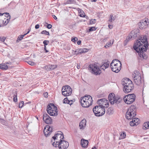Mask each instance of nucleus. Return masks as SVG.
<instances>
[{
	"mask_svg": "<svg viewBox=\"0 0 149 149\" xmlns=\"http://www.w3.org/2000/svg\"><path fill=\"white\" fill-rule=\"evenodd\" d=\"M6 38L5 37H1V39H0V41L2 42H4L6 39Z\"/></svg>",
	"mask_w": 149,
	"mask_h": 149,
	"instance_id": "obj_44",
	"label": "nucleus"
},
{
	"mask_svg": "<svg viewBox=\"0 0 149 149\" xmlns=\"http://www.w3.org/2000/svg\"><path fill=\"white\" fill-rule=\"evenodd\" d=\"M109 66V63L108 62H106L104 63L100 66V67L101 69L104 70L105 69L108 68Z\"/></svg>",
	"mask_w": 149,
	"mask_h": 149,
	"instance_id": "obj_26",
	"label": "nucleus"
},
{
	"mask_svg": "<svg viewBox=\"0 0 149 149\" xmlns=\"http://www.w3.org/2000/svg\"><path fill=\"white\" fill-rule=\"evenodd\" d=\"M135 95L132 94L125 95L123 98V100L126 104H131L135 101Z\"/></svg>",
	"mask_w": 149,
	"mask_h": 149,
	"instance_id": "obj_10",
	"label": "nucleus"
},
{
	"mask_svg": "<svg viewBox=\"0 0 149 149\" xmlns=\"http://www.w3.org/2000/svg\"><path fill=\"white\" fill-rule=\"evenodd\" d=\"M122 84L124 86H130L131 85H133L132 81L129 78H126L124 79L122 81Z\"/></svg>",
	"mask_w": 149,
	"mask_h": 149,
	"instance_id": "obj_21",
	"label": "nucleus"
},
{
	"mask_svg": "<svg viewBox=\"0 0 149 149\" xmlns=\"http://www.w3.org/2000/svg\"><path fill=\"white\" fill-rule=\"evenodd\" d=\"M61 91L63 95L65 96H67L71 95L72 90L70 86H66L62 87Z\"/></svg>",
	"mask_w": 149,
	"mask_h": 149,
	"instance_id": "obj_14",
	"label": "nucleus"
},
{
	"mask_svg": "<svg viewBox=\"0 0 149 149\" xmlns=\"http://www.w3.org/2000/svg\"><path fill=\"white\" fill-rule=\"evenodd\" d=\"M113 40H110L107 43L106 45L104 46V47L106 48H108L111 47L113 43Z\"/></svg>",
	"mask_w": 149,
	"mask_h": 149,
	"instance_id": "obj_27",
	"label": "nucleus"
},
{
	"mask_svg": "<svg viewBox=\"0 0 149 149\" xmlns=\"http://www.w3.org/2000/svg\"><path fill=\"white\" fill-rule=\"evenodd\" d=\"M86 122L85 119H83L80 122L79 125L80 129L83 130L84 128L86 126Z\"/></svg>",
	"mask_w": 149,
	"mask_h": 149,
	"instance_id": "obj_24",
	"label": "nucleus"
},
{
	"mask_svg": "<svg viewBox=\"0 0 149 149\" xmlns=\"http://www.w3.org/2000/svg\"><path fill=\"white\" fill-rule=\"evenodd\" d=\"M88 143V140L82 139L81 140V145L82 147L84 148L86 147Z\"/></svg>",
	"mask_w": 149,
	"mask_h": 149,
	"instance_id": "obj_25",
	"label": "nucleus"
},
{
	"mask_svg": "<svg viewBox=\"0 0 149 149\" xmlns=\"http://www.w3.org/2000/svg\"><path fill=\"white\" fill-rule=\"evenodd\" d=\"M96 22V20L95 19H92L90 21V24H94Z\"/></svg>",
	"mask_w": 149,
	"mask_h": 149,
	"instance_id": "obj_40",
	"label": "nucleus"
},
{
	"mask_svg": "<svg viewBox=\"0 0 149 149\" xmlns=\"http://www.w3.org/2000/svg\"><path fill=\"white\" fill-rule=\"evenodd\" d=\"M108 98L110 103L111 104H114L115 103L118 104L122 101V99L120 97H115L113 93H110L109 96Z\"/></svg>",
	"mask_w": 149,
	"mask_h": 149,
	"instance_id": "obj_11",
	"label": "nucleus"
},
{
	"mask_svg": "<svg viewBox=\"0 0 149 149\" xmlns=\"http://www.w3.org/2000/svg\"><path fill=\"white\" fill-rule=\"evenodd\" d=\"M63 138L64 136L63 133L61 131H58L52 137L51 142L52 143L54 141H55V143L56 141L60 142L63 140Z\"/></svg>",
	"mask_w": 149,
	"mask_h": 149,
	"instance_id": "obj_12",
	"label": "nucleus"
},
{
	"mask_svg": "<svg viewBox=\"0 0 149 149\" xmlns=\"http://www.w3.org/2000/svg\"><path fill=\"white\" fill-rule=\"evenodd\" d=\"M143 128L144 130L149 128V122H146L144 123Z\"/></svg>",
	"mask_w": 149,
	"mask_h": 149,
	"instance_id": "obj_30",
	"label": "nucleus"
},
{
	"mask_svg": "<svg viewBox=\"0 0 149 149\" xmlns=\"http://www.w3.org/2000/svg\"><path fill=\"white\" fill-rule=\"evenodd\" d=\"M24 102L23 101H21L19 104V107L20 108H22L24 105Z\"/></svg>",
	"mask_w": 149,
	"mask_h": 149,
	"instance_id": "obj_37",
	"label": "nucleus"
},
{
	"mask_svg": "<svg viewBox=\"0 0 149 149\" xmlns=\"http://www.w3.org/2000/svg\"><path fill=\"white\" fill-rule=\"evenodd\" d=\"M92 149H97L95 147H94L92 148Z\"/></svg>",
	"mask_w": 149,
	"mask_h": 149,
	"instance_id": "obj_60",
	"label": "nucleus"
},
{
	"mask_svg": "<svg viewBox=\"0 0 149 149\" xmlns=\"http://www.w3.org/2000/svg\"><path fill=\"white\" fill-rule=\"evenodd\" d=\"M88 68L91 73L95 75L99 74L101 73L99 64L97 63L90 64Z\"/></svg>",
	"mask_w": 149,
	"mask_h": 149,
	"instance_id": "obj_6",
	"label": "nucleus"
},
{
	"mask_svg": "<svg viewBox=\"0 0 149 149\" xmlns=\"http://www.w3.org/2000/svg\"><path fill=\"white\" fill-rule=\"evenodd\" d=\"M57 110V107L53 103H51L47 106V112L51 116H57L58 114Z\"/></svg>",
	"mask_w": 149,
	"mask_h": 149,
	"instance_id": "obj_8",
	"label": "nucleus"
},
{
	"mask_svg": "<svg viewBox=\"0 0 149 149\" xmlns=\"http://www.w3.org/2000/svg\"><path fill=\"white\" fill-rule=\"evenodd\" d=\"M85 13L83 12H82V13L81 12V13L80 14V16L82 17H85Z\"/></svg>",
	"mask_w": 149,
	"mask_h": 149,
	"instance_id": "obj_46",
	"label": "nucleus"
},
{
	"mask_svg": "<svg viewBox=\"0 0 149 149\" xmlns=\"http://www.w3.org/2000/svg\"><path fill=\"white\" fill-rule=\"evenodd\" d=\"M29 29L28 31V32H27L26 33L24 34V36H25L26 35L28 34L29 32L31 30V28H30V29Z\"/></svg>",
	"mask_w": 149,
	"mask_h": 149,
	"instance_id": "obj_51",
	"label": "nucleus"
},
{
	"mask_svg": "<svg viewBox=\"0 0 149 149\" xmlns=\"http://www.w3.org/2000/svg\"><path fill=\"white\" fill-rule=\"evenodd\" d=\"M136 109L135 106L131 105L128 109L126 113L127 119L129 120L133 118L136 115Z\"/></svg>",
	"mask_w": 149,
	"mask_h": 149,
	"instance_id": "obj_4",
	"label": "nucleus"
},
{
	"mask_svg": "<svg viewBox=\"0 0 149 149\" xmlns=\"http://www.w3.org/2000/svg\"><path fill=\"white\" fill-rule=\"evenodd\" d=\"M41 33L42 34H45V35H48L49 36V32L47 31L46 30H44L42 31L41 32Z\"/></svg>",
	"mask_w": 149,
	"mask_h": 149,
	"instance_id": "obj_36",
	"label": "nucleus"
},
{
	"mask_svg": "<svg viewBox=\"0 0 149 149\" xmlns=\"http://www.w3.org/2000/svg\"><path fill=\"white\" fill-rule=\"evenodd\" d=\"M0 120L1 121V120L2 121V122H3L4 121V120H3L2 119H1L0 118Z\"/></svg>",
	"mask_w": 149,
	"mask_h": 149,
	"instance_id": "obj_59",
	"label": "nucleus"
},
{
	"mask_svg": "<svg viewBox=\"0 0 149 149\" xmlns=\"http://www.w3.org/2000/svg\"><path fill=\"white\" fill-rule=\"evenodd\" d=\"M8 68V66L5 64H0V69L3 70H7Z\"/></svg>",
	"mask_w": 149,
	"mask_h": 149,
	"instance_id": "obj_31",
	"label": "nucleus"
},
{
	"mask_svg": "<svg viewBox=\"0 0 149 149\" xmlns=\"http://www.w3.org/2000/svg\"><path fill=\"white\" fill-rule=\"evenodd\" d=\"M17 93L16 91L12 93L13 97V100L15 102H16L17 101Z\"/></svg>",
	"mask_w": 149,
	"mask_h": 149,
	"instance_id": "obj_28",
	"label": "nucleus"
},
{
	"mask_svg": "<svg viewBox=\"0 0 149 149\" xmlns=\"http://www.w3.org/2000/svg\"><path fill=\"white\" fill-rule=\"evenodd\" d=\"M77 40V38L76 37H75L73 38L72 39V41L74 42H75Z\"/></svg>",
	"mask_w": 149,
	"mask_h": 149,
	"instance_id": "obj_45",
	"label": "nucleus"
},
{
	"mask_svg": "<svg viewBox=\"0 0 149 149\" xmlns=\"http://www.w3.org/2000/svg\"><path fill=\"white\" fill-rule=\"evenodd\" d=\"M139 27L141 29L146 28L149 25V19H146L141 20L138 24Z\"/></svg>",
	"mask_w": 149,
	"mask_h": 149,
	"instance_id": "obj_17",
	"label": "nucleus"
},
{
	"mask_svg": "<svg viewBox=\"0 0 149 149\" xmlns=\"http://www.w3.org/2000/svg\"><path fill=\"white\" fill-rule=\"evenodd\" d=\"M24 36V35H20L18 37L17 39V41L18 40H21L22 39L24 38V36Z\"/></svg>",
	"mask_w": 149,
	"mask_h": 149,
	"instance_id": "obj_39",
	"label": "nucleus"
},
{
	"mask_svg": "<svg viewBox=\"0 0 149 149\" xmlns=\"http://www.w3.org/2000/svg\"><path fill=\"white\" fill-rule=\"evenodd\" d=\"M70 101H69L67 97H66L63 100V103L65 104H69L70 105L72 104V103H70Z\"/></svg>",
	"mask_w": 149,
	"mask_h": 149,
	"instance_id": "obj_33",
	"label": "nucleus"
},
{
	"mask_svg": "<svg viewBox=\"0 0 149 149\" xmlns=\"http://www.w3.org/2000/svg\"><path fill=\"white\" fill-rule=\"evenodd\" d=\"M5 52L4 50L3 52V54L4 55L6 56V55H7L8 54H5Z\"/></svg>",
	"mask_w": 149,
	"mask_h": 149,
	"instance_id": "obj_54",
	"label": "nucleus"
},
{
	"mask_svg": "<svg viewBox=\"0 0 149 149\" xmlns=\"http://www.w3.org/2000/svg\"><path fill=\"white\" fill-rule=\"evenodd\" d=\"M88 49L87 48H80L76 49L75 50H72V53L73 54L78 55L82 53L87 52Z\"/></svg>",
	"mask_w": 149,
	"mask_h": 149,
	"instance_id": "obj_18",
	"label": "nucleus"
},
{
	"mask_svg": "<svg viewBox=\"0 0 149 149\" xmlns=\"http://www.w3.org/2000/svg\"><path fill=\"white\" fill-rule=\"evenodd\" d=\"M113 112V110L111 108H109L107 109V113L108 114H109L111 113H112Z\"/></svg>",
	"mask_w": 149,
	"mask_h": 149,
	"instance_id": "obj_35",
	"label": "nucleus"
},
{
	"mask_svg": "<svg viewBox=\"0 0 149 149\" xmlns=\"http://www.w3.org/2000/svg\"><path fill=\"white\" fill-rule=\"evenodd\" d=\"M52 25L51 24H48L47 26V28L48 29H50L51 28Z\"/></svg>",
	"mask_w": 149,
	"mask_h": 149,
	"instance_id": "obj_48",
	"label": "nucleus"
},
{
	"mask_svg": "<svg viewBox=\"0 0 149 149\" xmlns=\"http://www.w3.org/2000/svg\"><path fill=\"white\" fill-rule=\"evenodd\" d=\"M8 16H9V19H10V16H9V15H8Z\"/></svg>",
	"mask_w": 149,
	"mask_h": 149,
	"instance_id": "obj_63",
	"label": "nucleus"
},
{
	"mask_svg": "<svg viewBox=\"0 0 149 149\" xmlns=\"http://www.w3.org/2000/svg\"><path fill=\"white\" fill-rule=\"evenodd\" d=\"M93 111L95 115L97 116H100L103 115L105 113V110L100 106H95L93 109Z\"/></svg>",
	"mask_w": 149,
	"mask_h": 149,
	"instance_id": "obj_9",
	"label": "nucleus"
},
{
	"mask_svg": "<svg viewBox=\"0 0 149 149\" xmlns=\"http://www.w3.org/2000/svg\"><path fill=\"white\" fill-rule=\"evenodd\" d=\"M36 117V118H37V119H38V117Z\"/></svg>",
	"mask_w": 149,
	"mask_h": 149,
	"instance_id": "obj_64",
	"label": "nucleus"
},
{
	"mask_svg": "<svg viewBox=\"0 0 149 149\" xmlns=\"http://www.w3.org/2000/svg\"><path fill=\"white\" fill-rule=\"evenodd\" d=\"M45 50V52L46 53H47V52H49V51L47 50V49H46V50Z\"/></svg>",
	"mask_w": 149,
	"mask_h": 149,
	"instance_id": "obj_58",
	"label": "nucleus"
},
{
	"mask_svg": "<svg viewBox=\"0 0 149 149\" xmlns=\"http://www.w3.org/2000/svg\"><path fill=\"white\" fill-rule=\"evenodd\" d=\"M139 123L140 121L139 118H132V121L130 122V125L131 126H133L137 125Z\"/></svg>",
	"mask_w": 149,
	"mask_h": 149,
	"instance_id": "obj_23",
	"label": "nucleus"
},
{
	"mask_svg": "<svg viewBox=\"0 0 149 149\" xmlns=\"http://www.w3.org/2000/svg\"><path fill=\"white\" fill-rule=\"evenodd\" d=\"M52 127H50L49 125L46 126L44 129V133L46 136H47L49 135L52 131Z\"/></svg>",
	"mask_w": 149,
	"mask_h": 149,
	"instance_id": "obj_19",
	"label": "nucleus"
},
{
	"mask_svg": "<svg viewBox=\"0 0 149 149\" xmlns=\"http://www.w3.org/2000/svg\"><path fill=\"white\" fill-rule=\"evenodd\" d=\"M139 30L138 29L132 31L128 37V40H131L139 36Z\"/></svg>",
	"mask_w": 149,
	"mask_h": 149,
	"instance_id": "obj_16",
	"label": "nucleus"
},
{
	"mask_svg": "<svg viewBox=\"0 0 149 149\" xmlns=\"http://www.w3.org/2000/svg\"><path fill=\"white\" fill-rule=\"evenodd\" d=\"M28 63L29 64L31 65H35L36 64V63L32 61H29Z\"/></svg>",
	"mask_w": 149,
	"mask_h": 149,
	"instance_id": "obj_41",
	"label": "nucleus"
},
{
	"mask_svg": "<svg viewBox=\"0 0 149 149\" xmlns=\"http://www.w3.org/2000/svg\"><path fill=\"white\" fill-rule=\"evenodd\" d=\"M108 27L110 29H111L113 28V26L112 25H109Z\"/></svg>",
	"mask_w": 149,
	"mask_h": 149,
	"instance_id": "obj_50",
	"label": "nucleus"
},
{
	"mask_svg": "<svg viewBox=\"0 0 149 149\" xmlns=\"http://www.w3.org/2000/svg\"><path fill=\"white\" fill-rule=\"evenodd\" d=\"M77 68L78 69H79L80 68V67L79 65H77Z\"/></svg>",
	"mask_w": 149,
	"mask_h": 149,
	"instance_id": "obj_55",
	"label": "nucleus"
},
{
	"mask_svg": "<svg viewBox=\"0 0 149 149\" xmlns=\"http://www.w3.org/2000/svg\"><path fill=\"white\" fill-rule=\"evenodd\" d=\"M49 41L48 40H45L43 41V43L44 45H47L49 43Z\"/></svg>",
	"mask_w": 149,
	"mask_h": 149,
	"instance_id": "obj_42",
	"label": "nucleus"
},
{
	"mask_svg": "<svg viewBox=\"0 0 149 149\" xmlns=\"http://www.w3.org/2000/svg\"><path fill=\"white\" fill-rule=\"evenodd\" d=\"M5 14L6 15L9 14L8 13L3 14L0 13V27L7 25L9 22V20L8 18H7L5 17Z\"/></svg>",
	"mask_w": 149,
	"mask_h": 149,
	"instance_id": "obj_13",
	"label": "nucleus"
},
{
	"mask_svg": "<svg viewBox=\"0 0 149 149\" xmlns=\"http://www.w3.org/2000/svg\"><path fill=\"white\" fill-rule=\"evenodd\" d=\"M49 68L51 70H53L57 67V65H49Z\"/></svg>",
	"mask_w": 149,
	"mask_h": 149,
	"instance_id": "obj_34",
	"label": "nucleus"
},
{
	"mask_svg": "<svg viewBox=\"0 0 149 149\" xmlns=\"http://www.w3.org/2000/svg\"><path fill=\"white\" fill-rule=\"evenodd\" d=\"M147 39L146 36L140 37L134 45V49L138 53V55L141 60L146 59L147 58V55L143 52V51H146L147 47H148L147 45L148 43Z\"/></svg>",
	"mask_w": 149,
	"mask_h": 149,
	"instance_id": "obj_1",
	"label": "nucleus"
},
{
	"mask_svg": "<svg viewBox=\"0 0 149 149\" xmlns=\"http://www.w3.org/2000/svg\"><path fill=\"white\" fill-rule=\"evenodd\" d=\"M134 88L133 85H131L130 86H124L123 90L125 93H128L131 91Z\"/></svg>",
	"mask_w": 149,
	"mask_h": 149,
	"instance_id": "obj_22",
	"label": "nucleus"
},
{
	"mask_svg": "<svg viewBox=\"0 0 149 149\" xmlns=\"http://www.w3.org/2000/svg\"><path fill=\"white\" fill-rule=\"evenodd\" d=\"M134 83L137 85H140L141 83V74L138 71H134L132 76Z\"/></svg>",
	"mask_w": 149,
	"mask_h": 149,
	"instance_id": "obj_7",
	"label": "nucleus"
},
{
	"mask_svg": "<svg viewBox=\"0 0 149 149\" xmlns=\"http://www.w3.org/2000/svg\"><path fill=\"white\" fill-rule=\"evenodd\" d=\"M74 1L73 0H69L67 1L66 2V4H71L73 3H74Z\"/></svg>",
	"mask_w": 149,
	"mask_h": 149,
	"instance_id": "obj_38",
	"label": "nucleus"
},
{
	"mask_svg": "<svg viewBox=\"0 0 149 149\" xmlns=\"http://www.w3.org/2000/svg\"><path fill=\"white\" fill-rule=\"evenodd\" d=\"M96 30V29L95 27H91L89 29L88 32L95 31Z\"/></svg>",
	"mask_w": 149,
	"mask_h": 149,
	"instance_id": "obj_43",
	"label": "nucleus"
},
{
	"mask_svg": "<svg viewBox=\"0 0 149 149\" xmlns=\"http://www.w3.org/2000/svg\"><path fill=\"white\" fill-rule=\"evenodd\" d=\"M39 26H40L39 24H36L35 26V28L36 29H38L39 28Z\"/></svg>",
	"mask_w": 149,
	"mask_h": 149,
	"instance_id": "obj_49",
	"label": "nucleus"
},
{
	"mask_svg": "<svg viewBox=\"0 0 149 149\" xmlns=\"http://www.w3.org/2000/svg\"><path fill=\"white\" fill-rule=\"evenodd\" d=\"M93 100L90 95H85L81 98L80 100L81 105L85 108H87L92 104Z\"/></svg>",
	"mask_w": 149,
	"mask_h": 149,
	"instance_id": "obj_2",
	"label": "nucleus"
},
{
	"mask_svg": "<svg viewBox=\"0 0 149 149\" xmlns=\"http://www.w3.org/2000/svg\"><path fill=\"white\" fill-rule=\"evenodd\" d=\"M44 95L45 97H48V93L47 92H45L44 93Z\"/></svg>",
	"mask_w": 149,
	"mask_h": 149,
	"instance_id": "obj_47",
	"label": "nucleus"
},
{
	"mask_svg": "<svg viewBox=\"0 0 149 149\" xmlns=\"http://www.w3.org/2000/svg\"><path fill=\"white\" fill-rule=\"evenodd\" d=\"M116 18L115 15H113L112 14H111L110 15L109 21L110 22H112L114 21Z\"/></svg>",
	"mask_w": 149,
	"mask_h": 149,
	"instance_id": "obj_29",
	"label": "nucleus"
},
{
	"mask_svg": "<svg viewBox=\"0 0 149 149\" xmlns=\"http://www.w3.org/2000/svg\"><path fill=\"white\" fill-rule=\"evenodd\" d=\"M121 65L120 61L118 59L113 60L110 64L112 70L116 73L119 72L121 69Z\"/></svg>",
	"mask_w": 149,
	"mask_h": 149,
	"instance_id": "obj_3",
	"label": "nucleus"
},
{
	"mask_svg": "<svg viewBox=\"0 0 149 149\" xmlns=\"http://www.w3.org/2000/svg\"><path fill=\"white\" fill-rule=\"evenodd\" d=\"M108 39V38H107L105 39H104L103 40V41L104 42L105 41H106V40H107Z\"/></svg>",
	"mask_w": 149,
	"mask_h": 149,
	"instance_id": "obj_56",
	"label": "nucleus"
},
{
	"mask_svg": "<svg viewBox=\"0 0 149 149\" xmlns=\"http://www.w3.org/2000/svg\"><path fill=\"white\" fill-rule=\"evenodd\" d=\"M96 1H97V0H93L91 1L92 2H96Z\"/></svg>",
	"mask_w": 149,
	"mask_h": 149,
	"instance_id": "obj_61",
	"label": "nucleus"
},
{
	"mask_svg": "<svg viewBox=\"0 0 149 149\" xmlns=\"http://www.w3.org/2000/svg\"><path fill=\"white\" fill-rule=\"evenodd\" d=\"M81 41L79 40L77 42V43L78 45H80L81 44Z\"/></svg>",
	"mask_w": 149,
	"mask_h": 149,
	"instance_id": "obj_52",
	"label": "nucleus"
},
{
	"mask_svg": "<svg viewBox=\"0 0 149 149\" xmlns=\"http://www.w3.org/2000/svg\"><path fill=\"white\" fill-rule=\"evenodd\" d=\"M53 17L55 19H57V17L55 15H53Z\"/></svg>",
	"mask_w": 149,
	"mask_h": 149,
	"instance_id": "obj_53",
	"label": "nucleus"
},
{
	"mask_svg": "<svg viewBox=\"0 0 149 149\" xmlns=\"http://www.w3.org/2000/svg\"><path fill=\"white\" fill-rule=\"evenodd\" d=\"M44 50H46V45H44Z\"/></svg>",
	"mask_w": 149,
	"mask_h": 149,
	"instance_id": "obj_57",
	"label": "nucleus"
},
{
	"mask_svg": "<svg viewBox=\"0 0 149 149\" xmlns=\"http://www.w3.org/2000/svg\"><path fill=\"white\" fill-rule=\"evenodd\" d=\"M71 101V102H70V103H72V101L71 100H70Z\"/></svg>",
	"mask_w": 149,
	"mask_h": 149,
	"instance_id": "obj_62",
	"label": "nucleus"
},
{
	"mask_svg": "<svg viewBox=\"0 0 149 149\" xmlns=\"http://www.w3.org/2000/svg\"><path fill=\"white\" fill-rule=\"evenodd\" d=\"M126 136V133L125 132L121 133L120 134L119 139H123L125 138Z\"/></svg>",
	"mask_w": 149,
	"mask_h": 149,
	"instance_id": "obj_32",
	"label": "nucleus"
},
{
	"mask_svg": "<svg viewBox=\"0 0 149 149\" xmlns=\"http://www.w3.org/2000/svg\"><path fill=\"white\" fill-rule=\"evenodd\" d=\"M43 119L44 121L47 124H50L52 123V119L46 113H45L43 114Z\"/></svg>",
	"mask_w": 149,
	"mask_h": 149,
	"instance_id": "obj_20",
	"label": "nucleus"
},
{
	"mask_svg": "<svg viewBox=\"0 0 149 149\" xmlns=\"http://www.w3.org/2000/svg\"><path fill=\"white\" fill-rule=\"evenodd\" d=\"M52 144L54 147H58L59 149H66L69 146L68 143L64 140L60 142L56 141V143L54 141Z\"/></svg>",
	"mask_w": 149,
	"mask_h": 149,
	"instance_id": "obj_5",
	"label": "nucleus"
},
{
	"mask_svg": "<svg viewBox=\"0 0 149 149\" xmlns=\"http://www.w3.org/2000/svg\"><path fill=\"white\" fill-rule=\"evenodd\" d=\"M97 103L103 108H107L109 107V101L105 98H103L97 101Z\"/></svg>",
	"mask_w": 149,
	"mask_h": 149,
	"instance_id": "obj_15",
	"label": "nucleus"
}]
</instances>
